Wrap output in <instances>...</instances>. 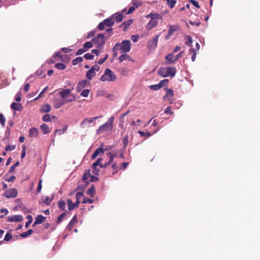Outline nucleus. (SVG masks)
Returning <instances> with one entry per match:
<instances>
[{
    "mask_svg": "<svg viewBox=\"0 0 260 260\" xmlns=\"http://www.w3.org/2000/svg\"><path fill=\"white\" fill-rule=\"evenodd\" d=\"M74 87L72 89H63L59 91V94L62 99L65 100L66 103H71L76 100V95L74 93H71V91L74 89Z\"/></svg>",
    "mask_w": 260,
    "mask_h": 260,
    "instance_id": "nucleus-1",
    "label": "nucleus"
},
{
    "mask_svg": "<svg viewBox=\"0 0 260 260\" xmlns=\"http://www.w3.org/2000/svg\"><path fill=\"white\" fill-rule=\"evenodd\" d=\"M113 116L110 117L107 122L101 125L100 127L96 130V134H100L107 130H112L113 128Z\"/></svg>",
    "mask_w": 260,
    "mask_h": 260,
    "instance_id": "nucleus-2",
    "label": "nucleus"
},
{
    "mask_svg": "<svg viewBox=\"0 0 260 260\" xmlns=\"http://www.w3.org/2000/svg\"><path fill=\"white\" fill-rule=\"evenodd\" d=\"M116 79V76L109 68H106L100 80L103 81L113 82Z\"/></svg>",
    "mask_w": 260,
    "mask_h": 260,
    "instance_id": "nucleus-3",
    "label": "nucleus"
},
{
    "mask_svg": "<svg viewBox=\"0 0 260 260\" xmlns=\"http://www.w3.org/2000/svg\"><path fill=\"white\" fill-rule=\"evenodd\" d=\"M131 43L129 40H124L121 43H120L118 48L122 53H126L131 51Z\"/></svg>",
    "mask_w": 260,
    "mask_h": 260,
    "instance_id": "nucleus-4",
    "label": "nucleus"
},
{
    "mask_svg": "<svg viewBox=\"0 0 260 260\" xmlns=\"http://www.w3.org/2000/svg\"><path fill=\"white\" fill-rule=\"evenodd\" d=\"M92 41L97 48L102 47L105 44L104 35L103 34H98L96 37L92 39Z\"/></svg>",
    "mask_w": 260,
    "mask_h": 260,
    "instance_id": "nucleus-5",
    "label": "nucleus"
},
{
    "mask_svg": "<svg viewBox=\"0 0 260 260\" xmlns=\"http://www.w3.org/2000/svg\"><path fill=\"white\" fill-rule=\"evenodd\" d=\"M159 35H155L154 38L150 40L148 43V47L149 50H153L157 46Z\"/></svg>",
    "mask_w": 260,
    "mask_h": 260,
    "instance_id": "nucleus-6",
    "label": "nucleus"
},
{
    "mask_svg": "<svg viewBox=\"0 0 260 260\" xmlns=\"http://www.w3.org/2000/svg\"><path fill=\"white\" fill-rule=\"evenodd\" d=\"M17 196V190L15 188H10L6 190L3 196L6 198H14Z\"/></svg>",
    "mask_w": 260,
    "mask_h": 260,
    "instance_id": "nucleus-7",
    "label": "nucleus"
},
{
    "mask_svg": "<svg viewBox=\"0 0 260 260\" xmlns=\"http://www.w3.org/2000/svg\"><path fill=\"white\" fill-rule=\"evenodd\" d=\"M159 17V16L152 17V19H150L147 25V29L150 30L155 27L158 24V19Z\"/></svg>",
    "mask_w": 260,
    "mask_h": 260,
    "instance_id": "nucleus-8",
    "label": "nucleus"
},
{
    "mask_svg": "<svg viewBox=\"0 0 260 260\" xmlns=\"http://www.w3.org/2000/svg\"><path fill=\"white\" fill-rule=\"evenodd\" d=\"M89 83V82L87 80H83L79 81L76 87V90L77 92L81 91L85 87L87 86V84Z\"/></svg>",
    "mask_w": 260,
    "mask_h": 260,
    "instance_id": "nucleus-9",
    "label": "nucleus"
},
{
    "mask_svg": "<svg viewBox=\"0 0 260 260\" xmlns=\"http://www.w3.org/2000/svg\"><path fill=\"white\" fill-rule=\"evenodd\" d=\"M23 220V216L20 215H16L8 217L7 221L10 222H21Z\"/></svg>",
    "mask_w": 260,
    "mask_h": 260,
    "instance_id": "nucleus-10",
    "label": "nucleus"
},
{
    "mask_svg": "<svg viewBox=\"0 0 260 260\" xmlns=\"http://www.w3.org/2000/svg\"><path fill=\"white\" fill-rule=\"evenodd\" d=\"M53 105L55 109H59L62 106L66 104L65 100L63 99H54L53 100Z\"/></svg>",
    "mask_w": 260,
    "mask_h": 260,
    "instance_id": "nucleus-11",
    "label": "nucleus"
},
{
    "mask_svg": "<svg viewBox=\"0 0 260 260\" xmlns=\"http://www.w3.org/2000/svg\"><path fill=\"white\" fill-rule=\"evenodd\" d=\"M179 28L178 26L175 25H170L168 31V35L165 37L166 39H169L170 37L175 31H176Z\"/></svg>",
    "mask_w": 260,
    "mask_h": 260,
    "instance_id": "nucleus-12",
    "label": "nucleus"
},
{
    "mask_svg": "<svg viewBox=\"0 0 260 260\" xmlns=\"http://www.w3.org/2000/svg\"><path fill=\"white\" fill-rule=\"evenodd\" d=\"M92 123L94 124L95 122H93V119H92V118H85L80 123V127L81 128H84L86 125H90V124Z\"/></svg>",
    "mask_w": 260,
    "mask_h": 260,
    "instance_id": "nucleus-13",
    "label": "nucleus"
},
{
    "mask_svg": "<svg viewBox=\"0 0 260 260\" xmlns=\"http://www.w3.org/2000/svg\"><path fill=\"white\" fill-rule=\"evenodd\" d=\"M79 203H80V201H77V200H76V202L75 203H73V201L71 199H68L67 200V204H68V209L70 211H72V210H73L75 208L78 207Z\"/></svg>",
    "mask_w": 260,
    "mask_h": 260,
    "instance_id": "nucleus-14",
    "label": "nucleus"
},
{
    "mask_svg": "<svg viewBox=\"0 0 260 260\" xmlns=\"http://www.w3.org/2000/svg\"><path fill=\"white\" fill-rule=\"evenodd\" d=\"M104 23L106 26H112L114 23V15H112L109 18H107L104 20Z\"/></svg>",
    "mask_w": 260,
    "mask_h": 260,
    "instance_id": "nucleus-15",
    "label": "nucleus"
},
{
    "mask_svg": "<svg viewBox=\"0 0 260 260\" xmlns=\"http://www.w3.org/2000/svg\"><path fill=\"white\" fill-rule=\"evenodd\" d=\"M174 97V92L172 89H168L167 90V93L164 95V99L168 101L172 100Z\"/></svg>",
    "mask_w": 260,
    "mask_h": 260,
    "instance_id": "nucleus-16",
    "label": "nucleus"
},
{
    "mask_svg": "<svg viewBox=\"0 0 260 260\" xmlns=\"http://www.w3.org/2000/svg\"><path fill=\"white\" fill-rule=\"evenodd\" d=\"M39 130L35 127H31L29 131V137L30 138H36L39 134Z\"/></svg>",
    "mask_w": 260,
    "mask_h": 260,
    "instance_id": "nucleus-17",
    "label": "nucleus"
},
{
    "mask_svg": "<svg viewBox=\"0 0 260 260\" xmlns=\"http://www.w3.org/2000/svg\"><path fill=\"white\" fill-rule=\"evenodd\" d=\"M165 59L167 60L166 64H169L175 62V59H174V55L173 53H170L167 54L166 57Z\"/></svg>",
    "mask_w": 260,
    "mask_h": 260,
    "instance_id": "nucleus-18",
    "label": "nucleus"
},
{
    "mask_svg": "<svg viewBox=\"0 0 260 260\" xmlns=\"http://www.w3.org/2000/svg\"><path fill=\"white\" fill-rule=\"evenodd\" d=\"M78 221L77 216L76 215H74L70 222L68 224L67 229L68 230H71L72 228L73 227L75 223H76Z\"/></svg>",
    "mask_w": 260,
    "mask_h": 260,
    "instance_id": "nucleus-19",
    "label": "nucleus"
},
{
    "mask_svg": "<svg viewBox=\"0 0 260 260\" xmlns=\"http://www.w3.org/2000/svg\"><path fill=\"white\" fill-rule=\"evenodd\" d=\"M167 67H160L158 71H157V73L158 75H161L164 77H166L168 76V74L167 72Z\"/></svg>",
    "mask_w": 260,
    "mask_h": 260,
    "instance_id": "nucleus-20",
    "label": "nucleus"
},
{
    "mask_svg": "<svg viewBox=\"0 0 260 260\" xmlns=\"http://www.w3.org/2000/svg\"><path fill=\"white\" fill-rule=\"evenodd\" d=\"M104 148H102V147H100L96 148L94 152H93V154L91 156V158L93 159L96 158L100 153H104Z\"/></svg>",
    "mask_w": 260,
    "mask_h": 260,
    "instance_id": "nucleus-21",
    "label": "nucleus"
},
{
    "mask_svg": "<svg viewBox=\"0 0 260 260\" xmlns=\"http://www.w3.org/2000/svg\"><path fill=\"white\" fill-rule=\"evenodd\" d=\"M168 76L174 77L176 74V68L175 67H167Z\"/></svg>",
    "mask_w": 260,
    "mask_h": 260,
    "instance_id": "nucleus-22",
    "label": "nucleus"
},
{
    "mask_svg": "<svg viewBox=\"0 0 260 260\" xmlns=\"http://www.w3.org/2000/svg\"><path fill=\"white\" fill-rule=\"evenodd\" d=\"M46 219V217L42 215H39L35 218V224H41Z\"/></svg>",
    "mask_w": 260,
    "mask_h": 260,
    "instance_id": "nucleus-23",
    "label": "nucleus"
},
{
    "mask_svg": "<svg viewBox=\"0 0 260 260\" xmlns=\"http://www.w3.org/2000/svg\"><path fill=\"white\" fill-rule=\"evenodd\" d=\"M96 75V72H94L92 69H90L86 72V79L88 80L92 79V77Z\"/></svg>",
    "mask_w": 260,
    "mask_h": 260,
    "instance_id": "nucleus-24",
    "label": "nucleus"
},
{
    "mask_svg": "<svg viewBox=\"0 0 260 260\" xmlns=\"http://www.w3.org/2000/svg\"><path fill=\"white\" fill-rule=\"evenodd\" d=\"M41 129H42L43 134H46L50 132L49 126L46 123H42L41 125Z\"/></svg>",
    "mask_w": 260,
    "mask_h": 260,
    "instance_id": "nucleus-25",
    "label": "nucleus"
},
{
    "mask_svg": "<svg viewBox=\"0 0 260 260\" xmlns=\"http://www.w3.org/2000/svg\"><path fill=\"white\" fill-rule=\"evenodd\" d=\"M113 15H114V20H115L117 23L121 22L123 19L122 14L116 13Z\"/></svg>",
    "mask_w": 260,
    "mask_h": 260,
    "instance_id": "nucleus-26",
    "label": "nucleus"
},
{
    "mask_svg": "<svg viewBox=\"0 0 260 260\" xmlns=\"http://www.w3.org/2000/svg\"><path fill=\"white\" fill-rule=\"evenodd\" d=\"M87 193L91 198L95 196V186L92 185L87 190Z\"/></svg>",
    "mask_w": 260,
    "mask_h": 260,
    "instance_id": "nucleus-27",
    "label": "nucleus"
},
{
    "mask_svg": "<svg viewBox=\"0 0 260 260\" xmlns=\"http://www.w3.org/2000/svg\"><path fill=\"white\" fill-rule=\"evenodd\" d=\"M11 108L15 111H20L21 109V104L13 102L11 105Z\"/></svg>",
    "mask_w": 260,
    "mask_h": 260,
    "instance_id": "nucleus-28",
    "label": "nucleus"
},
{
    "mask_svg": "<svg viewBox=\"0 0 260 260\" xmlns=\"http://www.w3.org/2000/svg\"><path fill=\"white\" fill-rule=\"evenodd\" d=\"M51 110V107L50 105L49 104H45L42 106L41 108V111L42 113H48L50 112Z\"/></svg>",
    "mask_w": 260,
    "mask_h": 260,
    "instance_id": "nucleus-29",
    "label": "nucleus"
},
{
    "mask_svg": "<svg viewBox=\"0 0 260 260\" xmlns=\"http://www.w3.org/2000/svg\"><path fill=\"white\" fill-rule=\"evenodd\" d=\"M58 206L59 209L62 211H65L66 208V204L64 200H60L58 201Z\"/></svg>",
    "mask_w": 260,
    "mask_h": 260,
    "instance_id": "nucleus-30",
    "label": "nucleus"
},
{
    "mask_svg": "<svg viewBox=\"0 0 260 260\" xmlns=\"http://www.w3.org/2000/svg\"><path fill=\"white\" fill-rule=\"evenodd\" d=\"M132 23H133V20L128 19V20H126V21L124 22L123 23V24L120 25V27L122 26V25L124 26L123 29L124 31H125L127 28V27L132 24Z\"/></svg>",
    "mask_w": 260,
    "mask_h": 260,
    "instance_id": "nucleus-31",
    "label": "nucleus"
},
{
    "mask_svg": "<svg viewBox=\"0 0 260 260\" xmlns=\"http://www.w3.org/2000/svg\"><path fill=\"white\" fill-rule=\"evenodd\" d=\"M83 59L82 57L78 56L76 58H75L74 60H73L72 62V64L74 66L77 65L79 63L83 61Z\"/></svg>",
    "mask_w": 260,
    "mask_h": 260,
    "instance_id": "nucleus-32",
    "label": "nucleus"
},
{
    "mask_svg": "<svg viewBox=\"0 0 260 260\" xmlns=\"http://www.w3.org/2000/svg\"><path fill=\"white\" fill-rule=\"evenodd\" d=\"M185 38H186L185 44L188 46L191 47L192 46V43L193 42L192 37H191L190 36H186L185 37Z\"/></svg>",
    "mask_w": 260,
    "mask_h": 260,
    "instance_id": "nucleus-33",
    "label": "nucleus"
},
{
    "mask_svg": "<svg viewBox=\"0 0 260 260\" xmlns=\"http://www.w3.org/2000/svg\"><path fill=\"white\" fill-rule=\"evenodd\" d=\"M32 233L33 230H28L26 232L21 233L20 236L21 237L24 238L31 235Z\"/></svg>",
    "mask_w": 260,
    "mask_h": 260,
    "instance_id": "nucleus-34",
    "label": "nucleus"
},
{
    "mask_svg": "<svg viewBox=\"0 0 260 260\" xmlns=\"http://www.w3.org/2000/svg\"><path fill=\"white\" fill-rule=\"evenodd\" d=\"M170 8H173L176 4V0H165Z\"/></svg>",
    "mask_w": 260,
    "mask_h": 260,
    "instance_id": "nucleus-35",
    "label": "nucleus"
},
{
    "mask_svg": "<svg viewBox=\"0 0 260 260\" xmlns=\"http://www.w3.org/2000/svg\"><path fill=\"white\" fill-rule=\"evenodd\" d=\"M129 56L126 53H123L121 55H120L119 57V60L120 62H122L125 60L128 59Z\"/></svg>",
    "mask_w": 260,
    "mask_h": 260,
    "instance_id": "nucleus-36",
    "label": "nucleus"
},
{
    "mask_svg": "<svg viewBox=\"0 0 260 260\" xmlns=\"http://www.w3.org/2000/svg\"><path fill=\"white\" fill-rule=\"evenodd\" d=\"M120 43H117L113 48V55L114 57H116L117 55V50L119 49L118 47Z\"/></svg>",
    "mask_w": 260,
    "mask_h": 260,
    "instance_id": "nucleus-37",
    "label": "nucleus"
},
{
    "mask_svg": "<svg viewBox=\"0 0 260 260\" xmlns=\"http://www.w3.org/2000/svg\"><path fill=\"white\" fill-rule=\"evenodd\" d=\"M55 67L60 70H64L66 68V66L63 63H57L55 64Z\"/></svg>",
    "mask_w": 260,
    "mask_h": 260,
    "instance_id": "nucleus-38",
    "label": "nucleus"
},
{
    "mask_svg": "<svg viewBox=\"0 0 260 260\" xmlns=\"http://www.w3.org/2000/svg\"><path fill=\"white\" fill-rule=\"evenodd\" d=\"M138 133H139L141 137H146L147 138H149L151 136V133H149V132H145L143 131H139Z\"/></svg>",
    "mask_w": 260,
    "mask_h": 260,
    "instance_id": "nucleus-39",
    "label": "nucleus"
},
{
    "mask_svg": "<svg viewBox=\"0 0 260 260\" xmlns=\"http://www.w3.org/2000/svg\"><path fill=\"white\" fill-rule=\"evenodd\" d=\"M142 4V2L139 0H132V4L136 8L140 7Z\"/></svg>",
    "mask_w": 260,
    "mask_h": 260,
    "instance_id": "nucleus-40",
    "label": "nucleus"
},
{
    "mask_svg": "<svg viewBox=\"0 0 260 260\" xmlns=\"http://www.w3.org/2000/svg\"><path fill=\"white\" fill-rule=\"evenodd\" d=\"M150 89L157 91L160 89V85L159 84V83L157 84L151 85L149 86Z\"/></svg>",
    "mask_w": 260,
    "mask_h": 260,
    "instance_id": "nucleus-41",
    "label": "nucleus"
},
{
    "mask_svg": "<svg viewBox=\"0 0 260 260\" xmlns=\"http://www.w3.org/2000/svg\"><path fill=\"white\" fill-rule=\"evenodd\" d=\"M122 142L123 143V147L125 148L127 147L128 143V136H126L122 139Z\"/></svg>",
    "mask_w": 260,
    "mask_h": 260,
    "instance_id": "nucleus-42",
    "label": "nucleus"
},
{
    "mask_svg": "<svg viewBox=\"0 0 260 260\" xmlns=\"http://www.w3.org/2000/svg\"><path fill=\"white\" fill-rule=\"evenodd\" d=\"M109 157V160L107 161L109 165H110L111 162L113 161V159L114 157H116V155L115 154H113L111 152H109L107 154Z\"/></svg>",
    "mask_w": 260,
    "mask_h": 260,
    "instance_id": "nucleus-43",
    "label": "nucleus"
},
{
    "mask_svg": "<svg viewBox=\"0 0 260 260\" xmlns=\"http://www.w3.org/2000/svg\"><path fill=\"white\" fill-rule=\"evenodd\" d=\"M84 57L86 60H93L94 57V55L90 53H87L84 55Z\"/></svg>",
    "mask_w": 260,
    "mask_h": 260,
    "instance_id": "nucleus-44",
    "label": "nucleus"
},
{
    "mask_svg": "<svg viewBox=\"0 0 260 260\" xmlns=\"http://www.w3.org/2000/svg\"><path fill=\"white\" fill-rule=\"evenodd\" d=\"M89 89H84L82 90V92L80 93V95H81L82 97H87L89 95Z\"/></svg>",
    "mask_w": 260,
    "mask_h": 260,
    "instance_id": "nucleus-45",
    "label": "nucleus"
},
{
    "mask_svg": "<svg viewBox=\"0 0 260 260\" xmlns=\"http://www.w3.org/2000/svg\"><path fill=\"white\" fill-rule=\"evenodd\" d=\"M26 217L28 219V221L25 223V228H27L32 223V220H33L32 216L30 215H28Z\"/></svg>",
    "mask_w": 260,
    "mask_h": 260,
    "instance_id": "nucleus-46",
    "label": "nucleus"
},
{
    "mask_svg": "<svg viewBox=\"0 0 260 260\" xmlns=\"http://www.w3.org/2000/svg\"><path fill=\"white\" fill-rule=\"evenodd\" d=\"M13 238V235L11 233L8 232L4 238V240L5 241L8 242L11 240Z\"/></svg>",
    "mask_w": 260,
    "mask_h": 260,
    "instance_id": "nucleus-47",
    "label": "nucleus"
},
{
    "mask_svg": "<svg viewBox=\"0 0 260 260\" xmlns=\"http://www.w3.org/2000/svg\"><path fill=\"white\" fill-rule=\"evenodd\" d=\"M93 46V43H92L91 42H87L84 44L83 47L85 48V49H87L92 48Z\"/></svg>",
    "mask_w": 260,
    "mask_h": 260,
    "instance_id": "nucleus-48",
    "label": "nucleus"
},
{
    "mask_svg": "<svg viewBox=\"0 0 260 260\" xmlns=\"http://www.w3.org/2000/svg\"><path fill=\"white\" fill-rule=\"evenodd\" d=\"M53 199V197H52V198L46 197L44 201V202L47 205H49L50 204V203H51V201H52Z\"/></svg>",
    "mask_w": 260,
    "mask_h": 260,
    "instance_id": "nucleus-49",
    "label": "nucleus"
},
{
    "mask_svg": "<svg viewBox=\"0 0 260 260\" xmlns=\"http://www.w3.org/2000/svg\"><path fill=\"white\" fill-rule=\"evenodd\" d=\"M5 123H6V118H5L4 114L2 113H0V123L3 126H5Z\"/></svg>",
    "mask_w": 260,
    "mask_h": 260,
    "instance_id": "nucleus-50",
    "label": "nucleus"
},
{
    "mask_svg": "<svg viewBox=\"0 0 260 260\" xmlns=\"http://www.w3.org/2000/svg\"><path fill=\"white\" fill-rule=\"evenodd\" d=\"M190 51L192 53V55L191 56V60L192 61H194L196 58V51L194 48H191Z\"/></svg>",
    "mask_w": 260,
    "mask_h": 260,
    "instance_id": "nucleus-51",
    "label": "nucleus"
},
{
    "mask_svg": "<svg viewBox=\"0 0 260 260\" xmlns=\"http://www.w3.org/2000/svg\"><path fill=\"white\" fill-rule=\"evenodd\" d=\"M42 120L44 121H50V115L49 114H44L42 117Z\"/></svg>",
    "mask_w": 260,
    "mask_h": 260,
    "instance_id": "nucleus-52",
    "label": "nucleus"
},
{
    "mask_svg": "<svg viewBox=\"0 0 260 260\" xmlns=\"http://www.w3.org/2000/svg\"><path fill=\"white\" fill-rule=\"evenodd\" d=\"M83 204H92L93 203V200L91 199H88L84 197L83 198V200L82 201Z\"/></svg>",
    "mask_w": 260,
    "mask_h": 260,
    "instance_id": "nucleus-53",
    "label": "nucleus"
},
{
    "mask_svg": "<svg viewBox=\"0 0 260 260\" xmlns=\"http://www.w3.org/2000/svg\"><path fill=\"white\" fill-rule=\"evenodd\" d=\"M65 216H66L65 213H63L61 214L58 217L57 223L58 224H59L60 223H61Z\"/></svg>",
    "mask_w": 260,
    "mask_h": 260,
    "instance_id": "nucleus-54",
    "label": "nucleus"
},
{
    "mask_svg": "<svg viewBox=\"0 0 260 260\" xmlns=\"http://www.w3.org/2000/svg\"><path fill=\"white\" fill-rule=\"evenodd\" d=\"M42 188V180L40 179L39 181V184L37 188V193H39L41 191Z\"/></svg>",
    "mask_w": 260,
    "mask_h": 260,
    "instance_id": "nucleus-55",
    "label": "nucleus"
},
{
    "mask_svg": "<svg viewBox=\"0 0 260 260\" xmlns=\"http://www.w3.org/2000/svg\"><path fill=\"white\" fill-rule=\"evenodd\" d=\"M139 39V36L137 35H134L131 36V40L134 43H136L138 42Z\"/></svg>",
    "mask_w": 260,
    "mask_h": 260,
    "instance_id": "nucleus-56",
    "label": "nucleus"
},
{
    "mask_svg": "<svg viewBox=\"0 0 260 260\" xmlns=\"http://www.w3.org/2000/svg\"><path fill=\"white\" fill-rule=\"evenodd\" d=\"M189 24L192 25H196L197 26H199L201 24V22L200 20H195L194 21H192V20L189 21Z\"/></svg>",
    "mask_w": 260,
    "mask_h": 260,
    "instance_id": "nucleus-57",
    "label": "nucleus"
},
{
    "mask_svg": "<svg viewBox=\"0 0 260 260\" xmlns=\"http://www.w3.org/2000/svg\"><path fill=\"white\" fill-rule=\"evenodd\" d=\"M47 89H48V86H46L45 87V88H44L42 90V91L40 92V93L39 94V95L37 96V98L35 99V100H38L39 98H41V97H42L43 94L44 92H45L46 91H47Z\"/></svg>",
    "mask_w": 260,
    "mask_h": 260,
    "instance_id": "nucleus-58",
    "label": "nucleus"
},
{
    "mask_svg": "<svg viewBox=\"0 0 260 260\" xmlns=\"http://www.w3.org/2000/svg\"><path fill=\"white\" fill-rule=\"evenodd\" d=\"M86 51H87V50H85V49L79 48L77 51L76 55H81V54H83V53H84V52H85Z\"/></svg>",
    "mask_w": 260,
    "mask_h": 260,
    "instance_id": "nucleus-59",
    "label": "nucleus"
},
{
    "mask_svg": "<svg viewBox=\"0 0 260 260\" xmlns=\"http://www.w3.org/2000/svg\"><path fill=\"white\" fill-rule=\"evenodd\" d=\"M168 82H169V80L164 79L163 80L160 81L158 82V83L160 85V88H161V87L164 86L165 85H167V83H168Z\"/></svg>",
    "mask_w": 260,
    "mask_h": 260,
    "instance_id": "nucleus-60",
    "label": "nucleus"
},
{
    "mask_svg": "<svg viewBox=\"0 0 260 260\" xmlns=\"http://www.w3.org/2000/svg\"><path fill=\"white\" fill-rule=\"evenodd\" d=\"M15 148V145H8L6 146V147L5 148V150L6 151H12V150H14Z\"/></svg>",
    "mask_w": 260,
    "mask_h": 260,
    "instance_id": "nucleus-61",
    "label": "nucleus"
},
{
    "mask_svg": "<svg viewBox=\"0 0 260 260\" xmlns=\"http://www.w3.org/2000/svg\"><path fill=\"white\" fill-rule=\"evenodd\" d=\"M157 16H159V14L150 13L149 14L146 15V17L150 18V19H152V17H156Z\"/></svg>",
    "mask_w": 260,
    "mask_h": 260,
    "instance_id": "nucleus-62",
    "label": "nucleus"
},
{
    "mask_svg": "<svg viewBox=\"0 0 260 260\" xmlns=\"http://www.w3.org/2000/svg\"><path fill=\"white\" fill-rule=\"evenodd\" d=\"M105 26H106L104 24V21H103L99 24V25L97 26V28L100 30H103L104 29Z\"/></svg>",
    "mask_w": 260,
    "mask_h": 260,
    "instance_id": "nucleus-63",
    "label": "nucleus"
},
{
    "mask_svg": "<svg viewBox=\"0 0 260 260\" xmlns=\"http://www.w3.org/2000/svg\"><path fill=\"white\" fill-rule=\"evenodd\" d=\"M83 197V193L82 192H78L76 195L77 201H80V199Z\"/></svg>",
    "mask_w": 260,
    "mask_h": 260,
    "instance_id": "nucleus-64",
    "label": "nucleus"
}]
</instances>
